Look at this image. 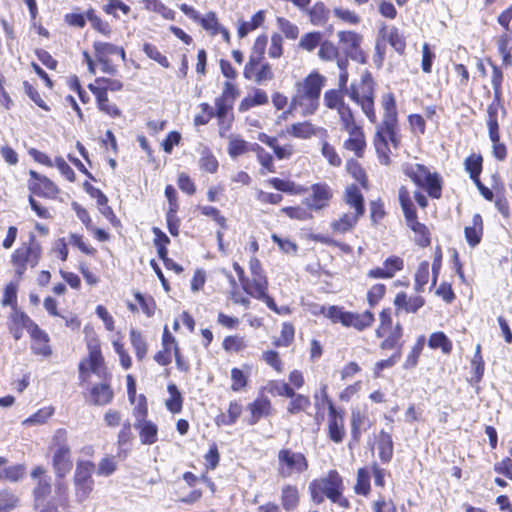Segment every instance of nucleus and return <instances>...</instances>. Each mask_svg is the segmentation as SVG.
Segmentation results:
<instances>
[{"label":"nucleus","instance_id":"nucleus-1","mask_svg":"<svg viewBox=\"0 0 512 512\" xmlns=\"http://www.w3.org/2000/svg\"><path fill=\"white\" fill-rule=\"evenodd\" d=\"M48 451L51 453V467L56 478L55 500L48 499L52 493V481L47 469L42 465L33 467L30 476L35 482L32 498L37 512H59L58 506L63 509L70 508L69 486L65 478L73 469V460L68 431L65 428L55 430Z\"/></svg>","mask_w":512,"mask_h":512},{"label":"nucleus","instance_id":"nucleus-2","mask_svg":"<svg viewBox=\"0 0 512 512\" xmlns=\"http://www.w3.org/2000/svg\"><path fill=\"white\" fill-rule=\"evenodd\" d=\"M402 171L418 189L412 195L406 185H401L398 189V202L406 225L415 234L416 245L426 248L431 244V233L428 227L418 220L413 199L421 209L425 210L429 206L428 198L433 200L442 198L444 179L439 172L431 171L422 163H406L403 165Z\"/></svg>","mask_w":512,"mask_h":512},{"label":"nucleus","instance_id":"nucleus-3","mask_svg":"<svg viewBox=\"0 0 512 512\" xmlns=\"http://www.w3.org/2000/svg\"><path fill=\"white\" fill-rule=\"evenodd\" d=\"M86 347L87 356L78 364L79 383L87 384L84 399L91 406L110 405L115 397L112 373L106 365L102 343L96 333L86 338Z\"/></svg>","mask_w":512,"mask_h":512},{"label":"nucleus","instance_id":"nucleus-4","mask_svg":"<svg viewBox=\"0 0 512 512\" xmlns=\"http://www.w3.org/2000/svg\"><path fill=\"white\" fill-rule=\"evenodd\" d=\"M380 103L383 115L381 122L377 121L375 123L372 144L379 163L383 166H390L392 163V149H399L402 141L394 93L383 94Z\"/></svg>","mask_w":512,"mask_h":512},{"label":"nucleus","instance_id":"nucleus-5","mask_svg":"<svg viewBox=\"0 0 512 512\" xmlns=\"http://www.w3.org/2000/svg\"><path fill=\"white\" fill-rule=\"evenodd\" d=\"M246 249L253 255L248 263L250 275L246 274L244 268L237 261L232 263L243 292L251 298L264 302L270 310L279 313L276 301L269 294L268 276L260 259L255 256L259 251V243L255 237L250 238Z\"/></svg>","mask_w":512,"mask_h":512},{"label":"nucleus","instance_id":"nucleus-6","mask_svg":"<svg viewBox=\"0 0 512 512\" xmlns=\"http://www.w3.org/2000/svg\"><path fill=\"white\" fill-rule=\"evenodd\" d=\"M237 100V90L233 85L226 84L225 89L214 100V107L209 103L203 102L199 105L200 113L194 116V125L203 126L208 124L211 119L216 118L220 136L231 130L235 116L234 104Z\"/></svg>","mask_w":512,"mask_h":512},{"label":"nucleus","instance_id":"nucleus-7","mask_svg":"<svg viewBox=\"0 0 512 512\" xmlns=\"http://www.w3.org/2000/svg\"><path fill=\"white\" fill-rule=\"evenodd\" d=\"M487 63L492 68L491 84L493 88V101L487 107V127L489 138L492 142V155L493 157L503 162L507 158V147L505 143L501 142V135L498 123V111L501 106L502 97V84L504 74L500 66L495 64L491 58L486 59Z\"/></svg>","mask_w":512,"mask_h":512},{"label":"nucleus","instance_id":"nucleus-8","mask_svg":"<svg viewBox=\"0 0 512 512\" xmlns=\"http://www.w3.org/2000/svg\"><path fill=\"white\" fill-rule=\"evenodd\" d=\"M344 480L336 469L329 470L324 476L309 483L308 491L313 503L319 505L328 498L332 503L343 509H349L351 503L344 496Z\"/></svg>","mask_w":512,"mask_h":512},{"label":"nucleus","instance_id":"nucleus-9","mask_svg":"<svg viewBox=\"0 0 512 512\" xmlns=\"http://www.w3.org/2000/svg\"><path fill=\"white\" fill-rule=\"evenodd\" d=\"M43 257V246L33 232L22 241L9 257L12 276L24 280L29 269H35Z\"/></svg>","mask_w":512,"mask_h":512},{"label":"nucleus","instance_id":"nucleus-10","mask_svg":"<svg viewBox=\"0 0 512 512\" xmlns=\"http://www.w3.org/2000/svg\"><path fill=\"white\" fill-rule=\"evenodd\" d=\"M27 187L29 190L28 201L31 209L39 218L51 219L53 216L50 208L42 205L35 199V196L55 200L61 192L58 185L47 176L40 174L35 170H30Z\"/></svg>","mask_w":512,"mask_h":512},{"label":"nucleus","instance_id":"nucleus-11","mask_svg":"<svg viewBox=\"0 0 512 512\" xmlns=\"http://www.w3.org/2000/svg\"><path fill=\"white\" fill-rule=\"evenodd\" d=\"M87 88L95 98L96 107L102 114L115 119L122 116V111L108 96V92H120L124 83L120 78L96 77Z\"/></svg>","mask_w":512,"mask_h":512},{"label":"nucleus","instance_id":"nucleus-12","mask_svg":"<svg viewBox=\"0 0 512 512\" xmlns=\"http://www.w3.org/2000/svg\"><path fill=\"white\" fill-rule=\"evenodd\" d=\"M375 336L380 339L379 348L383 351L401 352L404 346V328L401 323H394L392 309L384 307L378 314Z\"/></svg>","mask_w":512,"mask_h":512},{"label":"nucleus","instance_id":"nucleus-13","mask_svg":"<svg viewBox=\"0 0 512 512\" xmlns=\"http://www.w3.org/2000/svg\"><path fill=\"white\" fill-rule=\"evenodd\" d=\"M350 99L357 104L371 124L377 122L375 108L376 82L370 71L366 70L357 85L352 84L348 93Z\"/></svg>","mask_w":512,"mask_h":512},{"label":"nucleus","instance_id":"nucleus-14","mask_svg":"<svg viewBox=\"0 0 512 512\" xmlns=\"http://www.w3.org/2000/svg\"><path fill=\"white\" fill-rule=\"evenodd\" d=\"M309 466V460L303 452L289 447H283L277 452L276 472L281 479L299 477L309 470Z\"/></svg>","mask_w":512,"mask_h":512},{"label":"nucleus","instance_id":"nucleus-15","mask_svg":"<svg viewBox=\"0 0 512 512\" xmlns=\"http://www.w3.org/2000/svg\"><path fill=\"white\" fill-rule=\"evenodd\" d=\"M323 400L327 406L326 436L334 444H340L346 438L345 410L335 405L325 392Z\"/></svg>","mask_w":512,"mask_h":512},{"label":"nucleus","instance_id":"nucleus-16","mask_svg":"<svg viewBox=\"0 0 512 512\" xmlns=\"http://www.w3.org/2000/svg\"><path fill=\"white\" fill-rule=\"evenodd\" d=\"M340 130L348 137L343 142V148L352 152L356 158H363L367 149V139L363 126L356 116L339 123Z\"/></svg>","mask_w":512,"mask_h":512},{"label":"nucleus","instance_id":"nucleus-17","mask_svg":"<svg viewBox=\"0 0 512 512\" xmlns=\"http://www.w3.org/2000/svg\"><path fill=\"white\" fill-rule=\"evenodd\" d=\"M332 316L335 318L334 324H341L345 328H353L358 332L371 328L375 322V315L370 309L359 313L345 310L343 306L338 305V309L333 310Z\"/></svg>","mask_w":512,"mask_h":512},{"label":"nucleus","instance_id":"nucleus-18","mask_svg":"<svg viewBox=\"0 0 512 512\" xmlns=\"http://www.w3.org/2000/svg\"><path fill=\"white\" fill-rule=\"evenodd\" d=\"M338 45L346 57L359 63L366 64L368 56L362 48L363 35L354 30H340L337 32Z\"/></svg>","mask_w":512,"mask_h":512},{"label":"nucleus","instance_id":"nucleus-19","mask_svg":"<svg viewBox=\"0 0 512 512\" xmlns=\"http://www.w3.org/2000/svg\"><path fill=\"white\" fill-rule=\"evenodd\" d=\"M93 49L94 57L100 65L101 71L111 76L116 75L117 66L112 63V56L119 55L124 61L126 59L124 48L110 42L94 41Z\"/></svg>","mask_w":512,"mask_h":512},{"label":"nucleus","instance_id":"nucleus-20","mask_svg":"<svg viewBox=\"0 0 512 512\" xmlns=\"http://www.w3.org/2000/svg\"><path fill=\"white\" fill-rule=\"evenodd\" d=\"M319 106V100L300 94V92H294L288 108L278 115L277 123L287 121L296 111L303 117L312 116L318 111Z\"/></svg>","mask_w":512,"mask_h":512},{"label":"nucleus","instance_id":"nucleus-21","mask_svg":"<svg viewBox=\"0 0 512 512\" xmlns=\"http://www.w3.org/2000/svg\"><path fill=\"white\" fill-rule=\"evenodd\" d=\"M243 77L256 84H263L274 79V71L265 58L249 57L243 68Z\"/></svg>","mask_w":512,"mask_h":512},{"label":"nucleus","instance_id":"nucleus-22","mask_svg":"<svg viewBox=\"0 0 512 512\" xmlns=\"http://www.w3.org/2000/svg\"><path fill=\"white\" fill-rule=\"evenodd\" d=\"M246 410L248 414L244 422L248 426H254L262 419L272 417L275 413L271 399L263 393H259L253 401L248 403Z\"/></svg>","mask_w":512,"mask_h":512},{"label":"nucleus","instance_id":"nucleus-23","mask_svg":"<svg viewBox=\"0 0 512 512\" xmlns=\"http://www.w3.org/2000/svg\"><path fill=\"white\" fill-rule=\"evenodd\" d=\"M324 106L329 110H336L339 123L356 116L351 106L345 101V91L341 89H328L323 96Z\"/></svg>","mask_w":512,"mask_h":512},{"label":"nucleus","instance_id":"nucleus-24","mask_svg":"<svg viewBox=\"0 0 512 512\" xmlns=\"http://www.w3.org/2000/svg\"><path fill=\"white\" fill-rule=\"evenodd\" d=\"M327 82L326 77L318 70L311 71L302 80L295 83V92L312 97L320 101L321 92Z\"/></svg>","mask_w":512,"mask_h":512},{"label":"nucleus","instance_id":"nucleus-25","mask_svg":"<svg viewBox=\"0 0 512 512\" xmlns=\"http://www.w3.org/2000/svg\"><path fill=\"white\" fill-rule=\"evenodd\" d=\"M310 195L305 199L307 208L320 211L327 208L333 198V189L326 182H318L310 187Z\"/></svg>","mask_w":512,"mask_h":512},{"label":"nucleus","instance_id":"nucleus-26","mask_svg":"<svg viewBox=\"0 0 512 512\" xmlns=\"http://www.w3.org/2000/svg\"><path fill=\"white\" fill-rule=\"evenodd\" d=\"M179 349V342L165 325L161 336V349L154 354L153 359L158 365L166 367L172 363V358Z\"/></svg>","mask_w":512,"mask_h":512},{"label":"nucleus","instance_id":"nucleus-27","mask_svg":"<svg viewBox=\"0 0 512 512\" xmlns=\"http://www.w3.org/2000/svg\"><path fill=\"white\" fill-rule=\"evenodd\" d=\"M37 323L21 309H11L8 316L7 328L15 341L23 337V329L29 333Z\"/></svg>","mask_w":512,"mask_h":512},{"label":"nucleus","instance_id":"nucleus-28","mask_svg":"<svg viewBox=\"0 0 512 512\" xmlns=\"http://www.w3.org/2000/svg\"><path fill=\"white\" fill-rule=\"evenodd\" d=\"M179 9L190 19L199 23L203 29L208 31L211 36L218 34L219 29L223 26L219 23L215 12H208L205 16H201L199 12L192 6L183 3L179 5Z\"/></svg>","mask_w":512,"mask_h":512},{"label":"nucleus","instance_id":"nucleus-29","mask_svg":"<svg viewBox=\"0 0 512 512\" xmlns=\"http://www.w3.org/2000/svg\"><path fill=\"white\" fill-rule=\"evenodd\" d=\"M403 269L404 259L397 255H391L383 261L381 267L369 269L366 275L369 279H391Z\"/></svg>","mask_w":512,"mask_h":512},{"label":"nucleus","instance_id":"nucleus-30","mask_svg":"<svg viewBox=\"0 0 512 512\" xmlns=\"http://www.w3.org/2000/svg\"><path fill=\"white\" fill-rule=\"evenodd\" d=\"M30 337V349L36 356L49 358L53 354V348L48 333L36 324L28 333Z\"/></svg>","mask_w":512,"mask_h":512},{"label":"nucleus","instance_id":"nucleus-31","mask_svg":"<svg viewBox=\"0 0 512 512\" xmlns=\"http://www.w3.org/2000/svg\"><path fill=\"white\" fill-rule=\"evenodd\" d=\"M342 201L351 210L349 213L362 218L365 215V198L361 187L352 183L345 187L342 195Z\"/></svg>","mask_w":512,"mask_h":512},{"label":"nucleus","instance_id":"nucleus-32","mask_svg":"<svg viewBox=\"0 0 512 512\" xmlns=\"http://www.w3.org/2000/svg\"><path fill=\"white\" fill-rule=\"evenodd\" d=\"M371 427V422L367 414L360 409H352L350 413V440L348 446L350 449L359 445L363 432Z\"/></svg>","mask_w":512,"mask_h":512},{"label":"nucleus","instance_id":"nucleus-33","mask_svg":"<svg viewBox=\"0 0 512 512\" xmlns=\"http://www.w3.org/2000/svg\"><path fill=\"white\" fill-rule=\"evenodd\" d=\"M285 133L290 137L307 140L319 133L327 135V130L322 127H316L310 121L295 122L286 127Z\"/></svg>","mask_w":512,"mask_h":512},{"label":"nucleus","instance_id":"nucleus-34","mask_svg":"<svg viewBox=\"0 0 512 512\" xmlns=\"http://www.w3.org/2000/svg\"><path fill=\"white\" fill-rule=\"evenodd\" d=\"M425 298L420 295L408 297V295L401 291L395 295L393 304L397 313H412L415 314L420 308L425 305Z\"/></svg>","mask_w":512,"mask_h":512},{"label":"nucleus","instance_id":"nucleus-35","mask_svg":"<svg viewBox=\"0 0 512 512\" xmlns=\"http://www.w3.org/2000/svg\"><path fill=\"white\" fill-rule=\"evenodd\" d=\"M301 502V494L296 484L286 483L280 489V506L285 512L296 511Z\"/></svg>","mask_w":512,"mask_h":512},{"label":"nucleus","instance_id":"nucleus-36","mask_svg":"<svg viewBox=\"0 0 512 512\" xmlns=\"http://www.w3.org/2000/svg\"><path fill=\"white\" fill-rule=\"evenodd\" d=\"M135 301L134 303H127V307L131 313H138L141 311L147 318H151L155 315L157 304L155 299L148 294H143L140 291L133 293Z\"/></svg>","mask_w":512,"mask_h":512},{"label":"nucleus","instance_id":"nucleus-37","mask_svg":"<svg viewBox=\"0 0 512 512\" xmlns=\"http://www.w3.org/2000/svg\"><path fill=\"white\" fill-rule=\"evenodd\" d=\"M258 140L273 150L274 157L278 160L289 159L294 153L295 148L291 143L280 145L277 138L264 132L258 134Z\"/></svg>","mask_w":512,"mask_h":512},{"label":"nucleus","instance_id":"nucleus-38","mask_svg":"<svg viewBox=\"0 0 512 512\" xmlns=\"http://www.w3.org/2000/svg\"><path fill=\"white\" fill-rule=\"evenodd\" d=\"M266 184L275 190L286 193L289 195H303L308 192L309 188L297 184L296 182L289 180V179H282L279 177H271L267 179Z\"/></svg>","mask_w":512,"mask_h":512},{"label":"nucleus","instance_id":"nucleus-39","mask_svg":"<svg viewBox=\"0 0 512 512\" xmlns=\"http://www.w3.org/2000/svg\"><path fill=\"white\" fill-rule=\"evenodd\" d=\"M361 218L346 212L330 222V230L333 235H345L352 232Z\"/></svg>","mask_w":512,"mask_h":512},{"label":"nucleus","instance_id":"nucleus-40","mask_svg":"<svg viewBox=\"0 0 512 512\" xmlns=\"http://www.w3.org/2000/svg\"><path fill=\"white\" fill-rule=\"evenodd\" d=\"M134 427L138 431L141 444L152 445L158 441V426L148 418L135 421Z\"/></svg>","mask_w":512,"mask_h":512},{"label":"nucleus","instance_id":"nucleus-41","mask_svg":"<svg viewBox=\"0 0 512 512\" xmlns=\"http://www.w3.org/2000/svg\"><path fill=\"white\" fill-rule=\"evenodd\" d=\"M378 456L383 464L389 463L394 454V442L391 433L380 430L376 436Z\"/></svg>","mask_w":512,"mask_h":512},{"label":"nucleus","instance_id":"nucleus-42","mask_svg":"<svg viewBox=\"0 0 512 512\" xmlns=\"http://www.w3.org/2000/svg\"><path fill=\"white\" fill-rule=\"evenodd\" d=\"M269 99L265 90L255 88L252 94H247L238 104V112L245 113L250 109L268 104Z\"/></svg>","mask_w":512,"mask_h":512},{"label":"nucleus","instance_id":"nucleus-43","mask_svg":"<svg viewBox=\"0 0 512 512\" xmlns=\"http://www.w3.org/2000/svg\"><path fill=\"white\" fill-rule=\"evenodd\" d=\"M243 412V406L239 400H232L228 404L227 412L220 413L215 417L217 426H232L240 418Z\"/></svg>","mask_w":512,"mask_h":512},{"label":"nucleus","instance_id":"nucleus-44","mask_svg":"<svg viewBox=\"0 0 512 512\" xmlns=\"http://www.w3.org/2000/svg\"><path fill=\"white\" fill-rule=\"evenodd\" d=\"M484 224L481 214L476 213L472 218V225L466 226L464 229L465 239L469 246H477L483 237Z\"/></svg>","mask_w":512,"mask_h":512},{"label":"nucleus","instance_id":"nucleus-45","mask_svg":"<svg viewBox=\"0 0 512 512\" xmlns=\"http://www.w3.org/2000/svg\"><path fill=\"white\" fill-rule=\"evenodd\" d=\"M345 169L347 173L358 183V186L364 190L369 189V178L362 164L357 158L346 160Z\"/></svg>","mask_w":512,"mask_h":512},{"label":"nucleus","instance_id":"nucleus-46","mask_svg":"<svg viewBox=\"0 0 512 512\" xmlns=\"http://www.w3.org/2000/svg\"><path fill=\"white\" fill-rule=\"evenodd\" d=\"M313 26H324L330 17V9L322 1L315 2L306 12Z\"/></svg>","mask_w":512,"mask_h":512},{"label":"nucleus","instance_id":"nucleus-47","mask_svg":"<svg viewBox=\"0 0 512 512\" xmlns=\"http://www.w3.org/2000/svg\"><path fill=\"white\" fill-rule=\"evenodd\" d=\"M253 152L256 159L260 164V174L267 175L268 173H275L276 166L274 164V156L267 152L260 144L254 143Z\"/></svg>","mask_w":512,"mask_h":512},{"label":"nucleus","instance_id":"nucleus-48","mask_svg":"<svg viewBox=\"0 0 512 512\" xmlns=\"http://www.w3.org/2000/svg\"><path fill=\"white\" fill-rule=\"evenodd\" d=\"M96 465L91 460H77L73 474V482L95 483L93 473Z\"/></svg>","mask_w":512,"mask_h":512},{"label":"nucleus","instance_id":"nucleus-49","mask_svg":"<svg viewBox=\"0 0 512 512\" xmlns=\"http://www.w3.org/2000/svg\"><path fill=\"white\" fill-rule=\"evenodd\" d=\"M129 341L139 362H142L148 354V344L142 332L135 328L129 331Z\"/></svg>","mask_w":512,"mask_h":512},{"label":"nucleus","instance_id":"nucleus-50","mask_svg":"<svg viewBox=\"0 0 512 512\" xmlns=\"http://www.w3.org/2000/svg\"><path fill=\"white\" fill-rule=\"evenodd\" d=\"M483 156L481 153H471L464 160V169L472 182L480 179L483 171Z\"/></svg>","mask_w":512,"mask_h":512},{"label":"nucleus","instance_id":"nucleus-51","mask_svg":"<svg viewBox=\"0 0 512 512\" xmlns=\"http://www.w3.org/2000/svg\"><path fill=\"white\" fill-rule=\"evenodd\" d=\"M368 208L371 225L380 226L388 215L384 200L381 197L372 199L369 201Z\"/></svg>","mask_w":512,"mask_h":512},{"label":"nucleus","instance_id":"nucleus-52","mask_svg":"<svg viewBox=\"0 0 512 512\" xmlns=\"http://www.w3.org/2000/svg\"><path fill=\"white\" fill-rule=\"evenodd\" d=\"M245 368H247V372L238 367H233L230 371L231 378V391L238 393L241 391H245L249 385V370L250 366L245 364Z\"/></svg>","mask_w":512,"mask_h":512},{"label":"nucleus","instance_id":"nucleus-53","mask_svg":"<svg viewBox=\"0 0 512 512\" xmlns=\"http://www.w3.org/2000/svg\"><path fill=\"white\" fill-rule=\"evenodd\" d=\"M429 348L433 350L440 349L444 355L451 354L453 343L443 331H436L430 334L427 342Z\"/></svg>","mask_w":512,"mask_h":512},{"label":"nucleus","instance_id":"nucleus-54","mask_svg":"<svg viewBox=\"0 0 512 512\" xmlns=\"http://www.w3.org/2000/svg\"><path fill=\"white\" fill-rule=\"evenodd\" d=\"M22 279H17L12 276V280L9 281L3 289V295L1 299L2 306H10L11 309H18L17 305V292Z\"/></svg>","mask_w":512,"mask_h":512},{"label":"nucleus","instance_id":"nucleus-55","mask_svg":"<svg viewBox=\"0 0 512 512\" xmlns=\"http://www.w3.org/2000/svg\"><path fill=\"white\" fill-rule=\"evenodd\" d=\"M169 397L165 400L166 409L172 414H178L183 409V397L178 387L174 383L167 385Z\"/></svg>","mask_w":512,"mask_h":512},{"label":"nucleus","instance_id":"nucleus-56","mask_svg":"<svg viewBox=\"0 0 512 512\" xmlns=\"http://www.w3.org/2000/svg\"><path fill=\"white\" fill-rule=\"evenodd\" d=\"M386 31V26L380 29V33L383 34V37L387 38V41L393 47V49L400 55H403L406 50V40L403 34L395 26L392 27L388 33H386Z\"/></svg>","mask_w":512,"mask_h":512},{"label":"nucleus","instance_id":"nucleus-57","mask_svg":"<svg viewBox=\"0 0 512 512\" xmlns=\"http://www.w3.org/2000/svg\"><path fill=\"white\" fill-rule=\"evenodd\" d=\"M265 21V11H257L249 21H241L238 25L237 34L239 38L246 37L252 31L258 29Z\"/></svg>","mask_w":512,"mask_h":512},{"label":"nucleus","instance_id":"nucleus-58","mask_svg":"<svg viewBox=\"0 0 512 512\" xmlns=\"http://www.w3.org/2000/svg\"><path fill=\"white\" fill-rule=\"evenodd\" d=\"M290 399L287 405V412L291 415H297L299 413L307 411L311 406V400L308 395L296 393L293 390V395L288 396Z\"/></svg>","mask_w":512,"mask_h":512},{"label":"nucleus","instance_id":"nucleus-59","mask_svg":"<svg viewBox=\"0 0 512 512\" xmlns=\"http://www.w3.org/2000/svg\"><path fill=\"white\" fill-rule=\"evenodd\" d=\"M424 346H425V336L420 335L416 338L415 343L413 344L409 353L406 356V359L403 363V368L405 370L413 369L418 365L419 358L422 354Z\"/></svg>","mask_w":512,"mask_h":512},{"label":"nucleus","instance_id":"nucleus-60","mask_svg":"<svg viewBox=\"0 0 512 512\" xmlns=\"http://www.w3.org/2000/svg\"><path fill=\"white\" fill-rule=\"evenodd\" d=\"M254 143H249L239 136H232L228 142L227 151L231 158H237L248 152H253Z\"/></svg>","mask_w":512,"mask_h":512},{"label":"nucleus","instance_id":"nucleus-61","mask_svg":"<svg viewBox=\"0 0 512 512\" xmlns=\"http://www.w3.org/2000/svg\"><path fill=\"white\" fill-rule=\"evenodd\" d=\"M356 495L367 497L371 493L370 470L361 467L357 470L356 482L353 487Z\"/></svg>","mask_w":512,"mask_h":512},{"label":"nucleus","instance_id":"nucleus-62","mask_svg":"<svg viewBox=\"0 0 512 512\" xmlns=\"http://www.w3.org/2000/svg\"><path fill=\"white\" fill-rule=\"evenodd\" d=\"M295 340V327L291 322H283L279 337L272 342L275 348H287Z\"/></svg>","mask_w":512,"mask_h":512},{"label":"nucleus","instance_id":"nucleus-63","mask_svg":"<svg viewBox=\"0 0 512 512\" xmlns=\"http://www.w3.org/2000/svg\"><path fill=\"white\" fill-rule=\"evenodd\" d=\"M260 359L277 374H282L285 371L284 361L275 349L264 350Z\"/></svg>","mask_w":512,"mask_h":512},{"label":"nucleus","instance_id":"nucleus-64","mask_svg":"<svg viewBox=\"0 0 512 512\" xmlns=\"http://www.w3.org/2000/svg\"><path fill=\"white\" fill-rule=\"evenodd\" d=\"M20 504V498L11 489H0V512H11Z\"/></svg>","mask_w":512,"mask_h":512}]
</instances>
